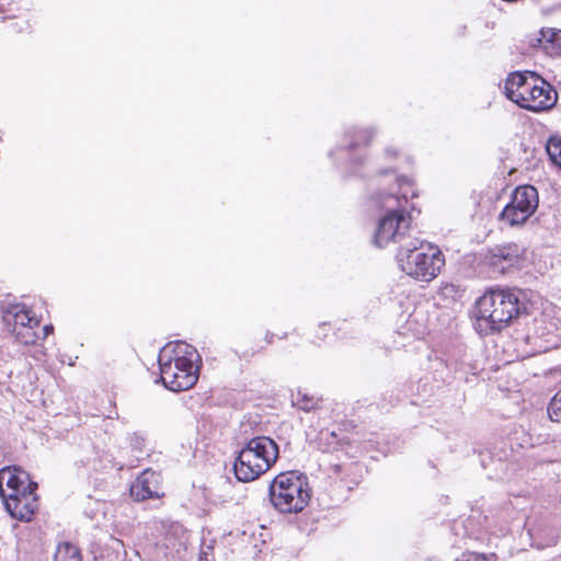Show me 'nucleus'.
I'll list each match as a JSON object with an SVG mask.
<instances>
[{
  "label": "nucleus",
  "instance_id": "f257e3e1",
  "mask_svg": "<svg viewBox=\"0 0 561 561\" xmlns=\"http://www.w3.org/2000/svg\"><path fill=\"white\" fill-rule=\"evenodd\" d=\"M520 312L519 291L491 288L476 304V329L488 335L506 327Z\"/></svg>",
  "mask_w": 561,
  "mask_h": 561
},
{
  "label": "nucleus",
  "instance_id": "9b49d317",
  "mask_svg": "<svg viewBox=\"0 0 561 561\" xmlns=\"http://www.w3.org/2000/svg\"><path fill=\"white\" fill-rule=\"evenodd\" d=\"M30 476L20 468H3L0 470V495L4 499L8 493L28 491Z\"/></svg>",
  "mask_w": 561,
  "mask_h": 561
},
{
  "label": "nucleus",
  "instance_id": "4468645a",
  "mask_svg": "<svg viewBox=\"0 0 561 561\" xmlns=\"http://www.w3.org/2000/svg\"><path fill=\"white\" fill-rule=\"evenodd\" d=\"M534 72H513L510 73L505 80L504 91L505 95L512 101L515 102L525 87L528 84L530 77H534Z\"/></svg>",
  "mask_w": 561,
  "mask_h": 561
},
{
  "label": "nucleus",
  "instance_id": "423d86ee",
  "mask_svg": "<svg viewBox=\"0 0 561 561\" xmlns=\"http://www.w3.org/2000/svg\"><path fill=\"white\" fill-rule=\"evenodd\" d=\"M380 206L388 210V214L380 219L376 233L375 243L385 247L390 241L401 242L410 229L411 218L401 208V197L388 194L379 197Z\"/></svg>",
  "mask_w": 561,
  "mask_h": 561
},
{
  "label": "nucleus",
  "instance_id": "ddd939ff",
  "mask_svg": "<svg viewBox=\"0 0 561 561\" xmlns=\"http://www.w3.org/2000/svg\"><path fill=\"white\" fill-rule=\"evenodd\" d=\"M3 321L11 332V329H19L33 323L39 325V320L35 317L33 311L24 305H15L10 307L3 314Z\"/></svg>",
  "mask_w": 561,
  "mask_h": 561
},
{
  "label": "nucleus",
  "instance_id": "39448f33",
  "mask_svg": "<svg viewBox=\"0 0 561 561\" xmlns=\"http://www.w3.org/2000/svg\"><path fill=\"white\" fill-rule=\"evenodd\" d=\"M270 501L280 513H299L309 503L307 479L294 471L276 476L270 484Z\"/></svg>",
  "mask_w": 561,
  "mask_h": 561
},
{
  "label": "nucleus",
  "instance_id": "5701e85b",
  "mask_svg": "<svg viewBox=\"0 0 561 561\" xmlns=\"http://www.w3.org/2000/svg\"><path fill=\"white\" fill-rule=\"evenodd\" d=\"M141 443H142V439H141V438H139V437H136V445H137V446H140V444H141Z\"/></svg>",
  "mask_w": 561,
  "mask_h": 561
},
{
  "label": "nucleus",
  "instance_id": "4be33fe9",
  "mask_svg": "<svg viewBox=\"0 0 561 561\" xmlns=\"http://www.w3.org/2000/svg\"><path fill=\"white\" fill-rule=\"evenodd\" d=\"M43 331H44V337H46L49 333L53 332V325H50V324L49 325H45Z\"/></svg>",
  "mask_w": 561,
  "mask_h": 561
},
{
  "label": "nucleus",
  "instance_id": "aec40b11",
  "mask_svg": "<svg viewBox=\"0 0 561 561\" xmlns=\"http://www.w3.org/2000/svg\"><path fill=\"white\" fill-rule=\"evenodd\" d=\"M318 404V401L314 400V398L309 397L307 393H300L298 394L296 405L306 412L314 409Z\"/></svg>",
  "mask_w": 561,
  "mask_h": 561
},
{
  "label": "nucleus",
  "instance_id": "7ed1b4c3",
  "mask_svg": "<svg viewBox=\"0 0 561 561\" xmlns=\"http://www.w3.org/2000/svg\"><path fill=\"white\" fill-rule=\"evenodd\" d=\"M397 260L404 273L423 282L434 279L445 264L438 247L419 240L401 244Z\"/></svg>",
  "mask_w": 561,
  "mask_h": 561
},
{
  "label": "nucleus",
  "instance_id": "6ab92c4d",
  "mask_svg": "<svg viewBox=\"0 0 561 561\" xmlns=\"http://www.w3.org/2000/svg\"><path fill=\"white\" fill-rule=\"evenodd\" d=\"M548 415L552 422L561 421V389L551 399L548 405Z\"/></svg>",
  "mask_w": 561,
  "mask_h": 561
},
{
  "label": "nucleus",
  "instance_id": "a211bd4d",
  "mask_svg": "<svg viewBox=\"0 0 561 561\" xmlns=\"http://www.w3.org/2000/svg\"><path fill=\"white\" fill-rule=\"evenodd\" d=\"M546 150L550 160L561 168V139L550 138Z\"/></svg>",
  "mask_w": 561,
  "mask_h": 561
},
{
  "label": "nucleus",
  "instance_id": "9d476101",
  "mask_svg": "<svg viewBox=\"0 0 561 561\" xmlns=\"http://www.w3.org/2000/svg\"><path fill=\"white\" fill-rule=\"evenodd\" d=\"M519 247L516 243H507L492 249L486 260L494 271L505 273L510 267L519 262Z\"/></svg>",
  "mask_w": 561,
  "mask_h": 561
},
{
  "label": "nucleus",
  "instance_id": "20e7f679",
  "mask_svg": "<svg viewBox=\"0 0 561 561\" xmlns=\"http://www.w3.org/2000/svg\"><path fill=\"white\" fill-rule=\"evenodd\" d=\"M278 445L267 436L251 438L239 451L233 465L236 478L251 482L260 478L278 459Z\"/></svg>",
  "mask_w": 561,
  "mask_h": 561
},
{
  "label": "nucleus",
  "instance_id": "6e6552de",
  "mask_svg": "<svg viewBox=\"0 0 561 561\" xmlns=\"http://www.w3.org/2000/svg\"><path fill=\"white\" fill-rule=\"evenodd\" d=\"M520 94L514 103L531 112L551 108L557 102V93L552 87L536 75L530 77Z\"/></svg>",
  "mask_w": 561,
  "mask_h": 561
},
{
  "label": "nucleus",
  "instance_id": "f03ea898",
  "mask_svg": "<svg viewBox=\"0 0 561 561\" xmlns=\"http://www.w3.org/2000/svg\"><path fill=\"white\" fill-rule=\"evenodd\" d=\"M199 355L184 342L165 345L159 355L160 378L171 391L192 388L198 379L199 367L195 364Z\"/></svg>",
  "mask_w": 561,
  "mask_h": 561
},
{
  "label": "nucleus",
  "instance_id": "b1692460",
  "mask_svg": "<svg viewBox=\"0 0 561 561\" xmlns=\"http://www.w3.org/2000/svg\"><path fill=\"white\" fill-rule=\"evenodd\" d=\"M114 542H115L117 546H122V541H121V540H114Z\"/></svg>",
  "mask_w": 561,
  "mask_h": 561
},
{
  "label": "nucleus",
  "instance_id": "412c9836",
  "mask_svg": "<svg viewBox=\"0 0 561 561\" xmlns=\"http://www.w3.org/2000/svg\"><path fill=\"white\" fill-rule=\"evenodd\" d=\"M373 137L370 130H360L358 137L351 144L352 147L359 146L362 142L367 145Z\"/></svg>",
  "mask_w": 561,
  "mask_h": 561
},
{
  "label": "nucleus",
  "instance_id": "dca6fc26",
  "mask_svg": "<svg viewBox=\"0 0 561 561\" xmlns=\"http://www.w3.org/2000/svg\"><path fill=\"white\" fill-rule=\"evenodd\" d=\"M54 561H82L80 550L70 542L58 545Z\"/></svg>",
  "mask_w": 561,
  "mask_h": 561
},
{
  "label": "nucleus",
  "instance_id": "f8f14e48",
  "mask_svg": "<svg viewBox=\"0 0 561 561\" xmlns=\"http://www.w3.org/2000/svg\"><path fill=\"white\" fill-rule=\"evenodd\" d=\"M159 482L160 476L150 469H146L131 484L130 496L135 501L159 496Z\"/></svg>",
  "mask_w": 561,
  "mask_h": 561
},
{
  "label": "nucleus",
  "instance_id": "2eb2a0df",
  "mask_svg": "<svg viewBox=\"0 0 561 561\" xmlns=\"http://www.w3.org/2000/svg\"><path fill=\"white\" fill-rule=\"evenodd\" d=\"M539 42L548 54H561V30L542 28Z\"/></svg>",
  "mask_w": 561,
  "mask_h": 561
},
{
  "label": "nucleus",
  "instance_id": "0eeeda50",
  "mask_svg": "<svg viewBox=\"0 0 561 561\" xmlns=\"http://www.w3.org/2000/svg\"><path fill=\"white\" fill-rule=\"evenodd\" d=\"M538 207V192L531 185L518 186L499 219L511 226L524 225Z\"/></svg>",
  "mask_w": 561,
  "mask_h": 561
},
{
  "label": "nucleus",
  "instance_id": "1a4fd4ad",
  "mask_svg": "<svg viewBox=\"0 0 561 561\" xmlns=\"http://www.w3.org/2000/svg\"><path fill=\"white\" fill-rule=\"evenodd\" d=\"M28 488L22 493H8L3 499L8 513L20 520H30L38 506L35 494L37 483H28Z\"/></svg>",
  "mask_w": 561,
  "mask_h": 561
},
{
  "label": "nucleus",
  "instance_id": "f3484780",
  "mask_svg": "<svg viewBox=\"0 0 561 561\" xmlns=\"http://www.w3.org/2000/svg\"><path fill=\"white\" fill-rule=\"evenodd\" d=\"M37 327L38 325H33V323H31L25 327L22 325V328L19 329H11V333L20 343L24 345H31L34 344L37 340V334L35 332Z\"/></svg>",
  "mask_w": 561,
  "mask_h": 561
}]
</instances>
